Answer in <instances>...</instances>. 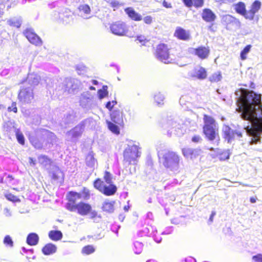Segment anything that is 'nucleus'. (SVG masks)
I'll use <instances>...</instances> for the list:
<instances>
[{
	"label": "nucleus",
	"mask_w": 262,
	"mask_h": 262,
	"mask_svg": "<svg viewBox=\"0 0 262 262\" xmlns=\"http://www.w3.org/2000/svg\"><path fill=\"white\" fill-rule=\"evenodd\" d=\"M230 25L234 27L235 29H239L241 27V23L238 19L230 16Z\"/></svg>",
	"instance_id": "nucleus-33"
},
{
	"label": "nucleus",
	"mask_w": 262,
	"mask_h": 262,
	"mask_svg": "<svg viewBox=\"0 0 262 262\" xmlns=\"http://www.w3.org/2000/svg\"><path fill=\"white\" fill-rule=\"evenodd\" d=\"M154 100L158 104H160L163 103V97L160 94L155 95Z\"/></svg>",
	"instance_id": "nucleus-41"
},
{
	"label": "nucleus",
	"mask_w": 262,
	"mask_h": 262,
	"mask_svg": "<svg viewBox=\"0 0 262 262\" xmlns=\"http://www.w3.org/2000/svg\"><path fill=\"white\" fill-rule=\"evenodd\" d=\"M182 1L188 8L194 7L196 9H199L204 5V0H182Z\"/></svg>",
	"instance_id": "nucleus-18"
},
{
	"label": "nucleus",
	"mask_w": 262,
	"mask_h": 262,
	"mask_svg": "<svg viewBox=\"0 0 262 262\" xmlns=\"http://www.w3.org/2000/svg\"><path fill=\"white\" fill-rule=\"evenodd\" d=\"M29 163L30 166H34L36 164V160L32 157H29Z\"/></svg>",
	"instance_id": "nucleus-49"
},
{
	"label": "nucleus",
	"mask_w": 262,
	"mask_h": 262,
	"mask_svg": "<svg viewBox=\"0 0 262 262\" xmlns=\"http://www.w3.org/2000/svg\"><path fill=\"white\" fill-rule=\"evenodd\" d=\"M95 251V248L94 246L89 245L84 246L82 250L81 253L84 255H90L93 253Z\"/></svg>",
	"instance_id": "nucleus-26"
},
{
	"label": "nucleus",
	"mask_w": 262,
	"mask_h": 262,
	"mask_svg": "<svg viewBox=\"0 0 262 262\" xmlns=\"http://www.w3.org/2000/svg\"><path fill=\"white\" fill-rule=\"evenodd\" d=\"M203 132L205 138L209 141H213L219 138V129L215 120L210 116L204 115Z\"/></svg>",
	"instance_id": "nucleus-3"
},
{
	"label": "nucleus",
	"mask_w": 262,
	"mask_h": 262,
	"mask_svg": "<svg viewBox=\"0 0 262 262\" xmlns=\"http://www.w3.org/2000/svg\"><path fill=\"white\" fill-rule=\"evenodd\" d=\"M251 45H247L241 52L240 57L242 60H244L247 59V55L250 52L251 49Z\"/></svg>",
	"instance_id": "nucleus-30"
},
{
	"label": "nucleus",
	"mask_w": 262,
	"mask_h": 262,
	"mask_svg": "<svg viewBox=\"0 0 262 262\" xmlns=\"http://www.w3.org/2000/svg\"><path fill=\"white\" fill-rule=\"evenodd\" d=\"M125 12L128 17L134 21H138L142 19V16L131 7L126 8Z\"/></svg>",
	"instance_id": "nucleus-20"
},
{
	"label": "nucleus",
	"mask_w": 262,
	"mask_h": 262,
	"mask_svg": "<svg viewBox=\"0 0 262 262\" xmlns=\"http://www.w3.org/2000/svg\"><path fill=\"white\" fill-rule=\"evenodd\" d=\"M137 39L142 43V45H145L146 42H148V40L146 38L142 39L141 36L138 37Z\"/></svg>",
	"instance_id": "nucleus-50"
},
{
	"label": "nucleus",
	"mask_w": 262,
	"mask_h": 262,
	"mask_svg": "<svg viewBox=\"0 0 262 262\" xmlns=\"http://www.w3.org/2000/svg\"><path fill=\"white\" fill-rule=\"evenodd\" d=\"M23 34L31 43L36 46L42 45V41L41 39L34 32L32 29H26L24 31Z\"/></svg>",
	"instance_id": "nucleus-11"
},
{
	"label": "nucleus",
	"mask_w": 262,
	"mask_h": 262,
	"mask_svg": "<svg viewBox=\"0 0 262 262\" xmlns=\"http://www.w3.org/2000/svg\"><path fill=\"white\" fill-rule=\"evenodd\" d=\"M224 138L229 142V131L227 126H225V128L223 129Z\"/></svg>",
	"instance_id": "nucleus-42"
},
{
	"label": "nucleus",
	"mask_w": 262,
	"mask_h": 262,
	"mask_svg": "<svg viewBox=\"0 0 262 262\" xmlns=\"http://www.w3.org/2000/svg\"><path fill=\"white\" fill-rule=\"evenodd\" d=\"M257 200L256 198L252 197L250 198V202L252 203H254L256 202Z\"/></svg>",
	"instance_id": "nucleus-55"
},
{
	"label": "nucleus",
	"mask_w": 262,
	"mask_h": 262,
	"mask_svg": "<svg viewBox=\"0 0 262 262\" xmlns=\"http://www.w3.org/2000/svg\"><path fill=\"white\" fill-rule=\"evenodd\" d=\"M223 155V153H222V154H221V157H220V159L221 160H225V159H227L229 158V154L227 152L224 153V156L223 157H222V156Z\"/></svg>",
	"instance_id": "nucleus-51"
},
{
	"label": "nucleus",
	"mask_w": 262,
	"mask_h": 262,
	"mask_svg": "<svg viewBox=\"0 0 262 262\" xmlns=\"http://www.w3.org/2000/svg\"><path fill=\"white\" fill-rule=\"evenodd\" d=\"M237 102L242 118L248 121V125L245 128L253 137L251 142L256 143L260 140V135L262 133L261 95L252 91L240 92Z\"/></svg>",
	"instance_id": "nucleus-1"
},
{
	"label": "nucleus",
	"mask_w": 262,
	"mask_h": 262,
	"mask_svg": "<svg viewBox=\"0 0 262 262\" xmlns=\"http://www.w3.org/2000/svg\"><path fill=\"white\" fill-rule=\"evenodd\" d=\"M179 162L180 157L175 152L168 151L163 156L162 164L166 168H178Z\"/></svg>",
	"instance_id": "nucleus-6"
},
{
	"label": "nucleus",
	"mask_w": 262,
	"mask_h": 262,
	"mask_svg": "<svg viewBox=\"0 0 262 262\" xmlns=\"http://www.w3.org/2000/svg\"><path fill=\"white\" fill-rule=\"evenodd\" d=\"M163 5L166 8H169L171 7V5L170 3H168L167 2L164 1L163 2Z\"/></svg>",
	"instance_id": "nucleus-52"
},
{
	"label": "nucleus",
	"mask_w": 262,
	"mask_h": 262,
	"mask_svg": "<svg viewBox=\"0 0 262 262\" xmlns=\"http://www.w3.org/2000/svg\"><path fill=\"white\" fill-rule=\"evenodd\" d=\"M194 54L201 60L207 59L210 55V50L208 46H200L193 49Z\"/></svg>",
	"instance_id": "nucleus-13"
},
{
	"label": "nucleus",
	"mask_w": 262,
	"mask_h": 262,
	"mask_svg": "<svg viewBox=\"0 0 262 262\" xmlns=\"http://www.w3.org/2000/svg\"><path fill=\"white\" fill-rule=\"evenodd\" d=\"M129 209V205H127V206H125L124 207V210L125 212H127L128 211Z\"/></svg>",
	"instance_id": "nucleus-56"
},
{
	"label": "nucleus",
	"mask_w": 262,
	"mask_h": 262,
	"mask_svg": "<svg viewBox=\"0 0 262 262\" xmlns=\"http://www.w3.org/2000/svg\"><path fill=\"white\" fill-rule=\"evenodd\" d=\"M15 135L18 142L21 145H24L25 139L23 133L19 129H17L15 132Z\"/></svg>",
	"instance_id": "nucleus-29"
},
{
	"label": "nucleus",
	"mask_w": 262,
	"mask_h": 262,
	"mask_svg": "<svg viewBox=\"0 0 262 262\" xmlns=\"http://www.w3.org/2000/svg\"><path fill=\"white\" fill-rule=\"evenodd\" d=\"M169 50L170 49L167 44L160 43L157 46L154 54L160 61L165 63H170L172 60L170 58Z\"/></svg>",
	"instance_id": "nucleus-5"
},
{
	"label": "nucleus",
	"mask_w": 262,
	"mask_h": 262,
	"mask_svg": "<svg viewBox=\"0 0 262 262\" xmlns=\"http://www.w3.org/2000/svg\"><path fill=\"white\" fill-rule=\"evenodd\" d=\"M31 144L35 148L37 149L41 148L42 145L39 141L36 139H33L30 140Z\"/></svg>",
	"instance_id": "nucleus-36"
},
{
	"label": "nucleus",
	"mask_w": 262,
	"mask_h": 262,
	"mask_svg": "<svg viewBox=\"0 0 262 262\" xmlns=\"http://www.w3.org/2000/svg\"><path fill=\"white\" fill-rule=\"evenodd\" d=\"M34 97L33 90L29 87L21 88L17 95L19 101L26 104L30 103Z\"/></svg>",
	"instance_id": "nucleus-10"
},
{
	"label": "nucleus",
	"mask_w": 262,
	"mask_h": 262,
	"mask_svg": "<svg viewBox=\"0 0 262 262\" xmlns=\"http://www.w3.org/2000/svg\"><path fill=\"white\" fill-rule=\"evenodd\" d=\"M234 10L237 13L244 16L245 18L246 14L247 11L246 10L245 5L243 2H239L233 5Z\"/></svg>",
	"instance_id": "nucleus-22"
},
{
	"label": "nucleus",
	"mask_w": 262,
	"mask_h": 262,
	"mask_svg": "<svg viewBox=\"0 0 262 262\" xmlns=\"http://www.w3.org/2000/svg\"><path fill=\"white\" fill-rule=\"evenodd\" d=\"M123 161L130 165L135 163L137 159L139 157V149L137 145H128L123 151Z\"/></svg>",
	"instance_id": "nucleus-8"
},
{
	"label": "nucleus",
	"mask_w": 262,
	"mask_h": 262,
	"mask_svg": "<svg viewBox=\"0 0 262 262\" xmlns=\"http://www.w3.org/2000/svg\"><path fill=\"white\" fill-rule=\"evenodd\" d=\"M38 160H42V161L40 162L41 164H43L44 163L51 162V160L48 158L47 156L46 155H40L38 157Z\"/></svg>",
	"instance_id": "nucleus-39"
},
{
	"label": "nucleus",
	"mask_w": 262,
	"mask_h": 262,
	"mask_svg": "<svg viewBox=\"0 0 262 262\" xmlns=\"http://www.w3.org/2000/svg\"><path fill=\"white\" fill-rule=\"evenodd\" d=\"M103 178H104V180H105V181L107 183H108V184L112 183V177H111V174L110 173V172L105 171L104 172V175Z\"/></svg>",
	"instance_id": "nucleus-38"
},
{
	"label": "nucleus",
	"mask_w": 262,
	"mask_h": 262,
	"mask_svg": "<svg viewBox=\"0 0 262 262\" xmlns=\"http://www.w3.org/2000/svg\"><path fill=\"white\" fill-rule=\"evenodd\" d=\"M3 243L6 246H9L10 247H12L13 246V242L11 236L9 235L5 236Z\"/></svg>",
	"instance_id": "nucleus-35"
},
{
	"label": "nucleus",
	"mask_w": 262,
	"mask_h": 262,
	"mask_svg": "<svg viewBox=\"0 0 262 262\" xmlns=\"http://www.w3.org/2000/svg\"><path fill=\"white\" fill-rule=\"evenodd\" d=\"M92 83L94 85H97V84H98V82L96 80H92Z\"/></svg>",
	"instance_id": "nucleus-57"
},
{
	"label": "nucleus",
	"mask_w": 262,
	"mask_h": 262,
	"mask_svg": "<svg viewBox=\"0 0 262 262\" xmlns=\"http://www.w3.org/2000/svg\"><path fill=\"white\" fill-rule=\"evenodd\" d=\"M5 106L3 104H0V109L5 108Z\"/></svg>",
	"instance_id": "nucleus-60"
},
{
	"label": "nucleus",
	"mask_w": 262,
	"mask_h": 262,
	"mask_svg": "<svg viewBox=\"0 0 262 262\" xmlns=\"http://www.w3.org/2000/svg\"><path fill=\"white\" fill-rule=\"evenodd\" d=\"M201 16L202 19L207 23L212 22L216 18L215 14L209 8H205L203 10Z\"/></svg>",
	"instance_id": "nucleus-17"
},
{
	"label": "nucleus",
	"mask_w": 262,
	"mask_h": 262,
	"mask_svg": "<svg viewBox=\"0 0 262 262\" xmlns=\"http://www.w3.org/2000/svg\"><path fill=\"white\" fill-rule=\"evenodd\" d=\"M110 4V6L113 8L114 11H115L121 6V4L116 0L112 1Z\"/></svg>",
	"instance_id": "nucleus-40"
},
{
	"label": "nucleus",
	"mask_w": 262,
	"mask_h": 262,
	"mask_svg": "<svg viewBox=\"0 0 262 262\" xmlns=\"http://www.w3.org/2000/svg\"><path fill=\"white\" fill-rule=\"evenodd\" d=\"M69 133L71 134L72 138H77L81 135L80 132L75 130L74 129L70 130Z\"/></svg>",
	"instance_id": "nucleus-45"
},
{
	"label": "nucleus",
	"mask_w": 262,
	"mask_h": 262,
	"mask_svg": "<svg viewBox=\"0 0 262 262\" xmlns=\"http://www.w3.org/2000/svg\"><path fill=\"white\" fill-rule=\"evenodd\" d=\"M56 246L52 244L49 243L45 245L42 248V252L46 255H51L56 252Z\"/></svg>",
	"instance_id": "nucleus-21"
},
{
	"label": "nucleus",
	"mask_w": 262,
	"mask_h": 262,
	"mask_svg": "<svg viewBox=\"0 0 262 262\" xmlns=\"http://www.w3.org/2000/svg\"><path fill=\"white\" fill-rule=\"evenodd\" d=\"M67 201V202L66 204V208L69 211L77 212L78 214L81 216L91 214V217L92 219H94L97 216V212L92 210V207L91 204L82 201L77 203V201Z\"/></svg>",
	"instance_id": "nucleus-2"
},
{
	"label": "nucleus",
	"mask_w": 262,
	"mask_h": 262,
	"mask_svg": "<svg viewBox=\"0 0 262 262\" xmlns=\"http://www.w3.org/2000/svg\"><path fill=\"white\" fill-rule=\"evenodd\" d=\"M112 121H107L108 129L115 135L120 134V128L124 127L123 114L122 111L115 110L111 115Z\"/></svg>",
	"instance_id": "nucleus-4"
},
{
	"label": "nucleus",
	"mask_w": 262,
	"mask_h": 262,
	"mask_svg": "<svg viewBox=\"0 0 262 262\" xmlns=\"http://www.w3.org/2000/svg\"><path fill=\"white\" fill-rule=\"evenodd\" d=\"M114 202L105 201L102 206V209L104 211L107 212H112L114 210Z\"/></svg>",
	"instance_id": "nucleus-25"
},
{
	"label": "nucleus",
	"mask_w": 262,
	"mask_h": 262,
	"mask_svg": "<svg viewBox=\"0 0 262 262\" xmlns=\"http://www.w3.org/2000/svg\"><path fill=\"white\" fill-rule=\"evenodd\" d=\"M146 262H156V261H155L154 260L150 259V260H148Z\"/></svg>",
	"instance_id": "nucleus-61"
},
{
	"label": "nucleus",
	"mask_w": 262,
	"mask_h": 262,
	"mask_svg": "<svg viewBox=\"0 0 262 262\" xmlns=\"http://www.w3.org/2000/svg\"><path fill=\"white\" fill-rule=\"evenodd\" d=\"M261 2L258 1H255L251 6L250 10L246 14L245 18L252 20L254 19L255 14L257 13L261 7Z\"/></svg>",
	"instance_id": "nucleus-15"
},
{
	"label": "nucleus",
	"mask_w": 262,
	"mask_h": 262,
	"mask_svg": "<svg viewBox=\"0 0 262 262\" xmlns=\"http://www.w3.org/2000/svg\"><path fill=\"white\" fill-rule=\"evenodd\" d=\"M110 29L113 34L119 36L125 35L127 32V28L125 23L119 21L113 23Z\"/></svg>",
	"instance_id": "nucleus-12"
},
{
	"label": "nucleus",
	"mask_w": 262,
	"mask_h": 262,
	"mask_svg": "<svg viewBox=\"0 0 262 262\" xmlns=\"http://www.w3.org/2000/svg\"><path fill=\"white\" fill-rule=\"evenodd\" d=\"M78 9L80 11H82L86 14H89L91 12V8L88 4L81 5Z\"/></svg>",
	"instance_id": "nucleus-34"
},
{
	"label": "nucleus",
	"mask_w": 262,
	"mask_h": 262,
	"mask_svg": "<svg viewBox=\"0 0 262 262\" xmlns=\"http://www.w3.org/2000/svg\"><path fill=\"white\" fill-rule=\"evenodd\" d=\"M39 82V78L37 76H35L33 78V80H32L30 83L31 85H37Z\"/></svg>",
	"instance_id": "nucleus-48"
},
{
	"label": "nucleus",
	"mask_w": 262,
	"mask_h": 262,
	"mask_svg": "<svg viewBox=\"0 0 262 262\" xmlns=\"http://www.w3.org/2000/svg\"><path fill=\"white\" fill-rule=\"evenodd\" d=\"M8 111L9 112H13L14 113H17L18 112V109L17 107V104L16 102H12L11 103V106H9L8 107Z\"/></svg>",
	"instance_id": "nucleus-37"
},
{
	"label": "nucleus",
	"mask_w": 262,
	"mask_h": 262,
	"mask_svg": "<svg viewBox=\"0 0 262 262\" xmlns=\"http://www.w3.org/2000/svg\"><path fill=\"white\" fill-rule=\"evenodd\" d=\"M5 197L9 201L13 203L20 202V200L16 195L11 193H7L5 194Z\"/></svg>",
	"instance_id": "nucleus-31"
},
{
	"label": "nucleus",
	"mask_w": 262,
	"mask_h": 262,
	"mask_svg": "<svg viewBox=\"0 0 262 262\" xmlns=\"http://www.w3.org/2000/svg\"><path fill=\"white\" fill-rule=\"evenodd\" d=\"M43 131L45 133V134H46L48 136H55V135H54V134L53 133H52L48 130L43 129Z\"/></svg>",
	"instance_id": "nucleus-53"
},
{
	"label": "nucleus",
	"mask_w": 262,
	"mask_h": 262,
	"mask_svg": "<svg viewBox=\"0 0 262 262\" xmlns=\"http://www.w3.org/2000/svg\"><path fill=\"white\" fill-rule=\"evenodd\" d=\"M63 177V172L59 169V168H57L55 170L52 172L51 175V179L53 181H57L60 178Z\"/></svg>",
	"instance_id": "nucleus-28"
},
{
	"label": "nucleus",
	"mask_w": 262,
	"mask_h": 262,
	"mask_svg": "<svg viewBox=\"0 0 262 262\" xmlns=\"http://www.w3.org/2000/svg\"><path fill=\"white\" fill-rule=\"evenodd\" d=\"M13 189L14 190H17V189H15V188H13Z\"/></svg>",
	"instance_id": "nucleus-62"
},
{
	"label": "nucleus",
	"mask_w": 262,
	"mask_h": 262,
	"mask_svg": "<svg viewBox=\"0 0 262 262\" xmlns=\"http://www.w3.org/2000/svg\"><path fill=\"white\" fill-rule=\"evenodd\" d=\"M173 36L178 39L183 41H188L191 39V35L189 31L180 27L176 28Z\"/></svg>",
	"instance_id": "nucleus-14"
},
{
	"label": "nucleus",
	"mask_w": 262,
	"mask_h": 262,
	"mask_svg": "<svg viewBox=\"0 0 262 262\" xmlns=\"http://www.w3.org/2000/svg\"><path fill=\"white\" fill-rule=\"evenodd\" d=\"M90 89L92 90H95V88L94 86H91L90 87Z\"/></svg>",
	"instance_id": "nucleus-59"
},
{
	"label": "nucleus",
	"mask_w": 262,
	"mask_h": 262,
	"mask_svg": "<svg viewBox=\"0 0 262 262\" xmlns=\"http://www.w3.org/2000/svg\"><path fill=\"white\" fill-rule=\"evenodd\" d=\"M191 140L194 143H198L202 140V138L200 135H194L192 137Z\"/></svg>",
	"instance_id": "nucleus-47"
},
{
	"label": "nucleus",
	"mask_w": 262,
	"mask_h": 262,
	"mask_svg": "<svg viewBox=\"0 0 262 262\" xmlns=\"http://www.w3.org/2000/svg\"><path fill=\"white\" fill-rule=\"evenodd\" d=\"M194 74L192 77L200 80L205 79L207 78V73L206 70L203 67L199 68H195L194 70Z\"/></svg>",
	"instance_id": "nucleus-19"
},
{
	"label": "nucleus",
	"mask_w": 262,
	"mask_h": 262,
	"mask_svg": "<svg viewBox=\"0 0 262 262\" xmlns=\"http://www.w3.org/2000/svg\"><path fill=\"white\" fill-rule=\"evenodd\" d=\"M8 178H9L10 181L13 180L14 179L13 176L12 175H10V174H9L8 176Z\"/></svg>",
	"instance_id": "nucleus-58"
},
{
	"label": "nucleus",
	"mask_w": 262,
	"mask_h": 262,
	"mask_svg": "<svg viewBox=\"0 0 262 262\" xmlns=\"http://www.w3.org/2000/svg\"><path fill=\"white\" fill-rule=\"evenodd\" d=\"M94 187L100 192L106 196L114 195L117 191V187L113 184L108 185L105 184L104 181L98 178L94 182Z\"/></svg>",
	"instance_id": "nucleus-7"
},
{
	"label": "nucleus",
	"mask_w": 262,
	"mask_h": 262,
	"mask_svg": "<svg viewBox=\"0 0 262 262\" xmlns=\"http://www.w3.org/2000/svg\"><path fill=\"white\" fill-rule=\"evenodd\" d=\"M183 155L187 159H194L198 157L201 154V149L191 148H183L182 150Z\"/></svg>",
	"instance_id": "nucleus-16"
},
{
	"label": "nucleus",
	"mask_w": 262,
	"mask_h": 262,
	"mask_svg": "<svg viewBox=\"0 0 262 262\" xmlns=\"http://www.w3.org/2000/svg\"><path fill=\"white\" fill-rule=\"evenodd\" d=\"M99 98L100 99L103 98L107 96L108 95L107 86V85H103L102 89L98 91Z\"/></svg>",
	"instance_id": "nucleus-32"
},
{
	"label": "nucleus",
	"mask_w": 262,
	"mask_h": 262,
	"mask_svg": "<svg viewBox=\"0 0 262 262\" xmlns=\"http://www.w3.org/2000/svg\"><path fill=\"white\" fill-rule=\"evenodd\" d=\"M215 214H216L215 211H212L211 214V215L210 216V217H209V221L210 222H213V217L215 215Z\"/></svg>",
	"instance_id": "nucleus-54"
},
{
	"label": "nucleus",
	"mask_w": 262,
	"mask_h": 262,
	"mask_svg": "<svg viewBox=\"0 0 262 262\" xmlns=\"http://www.w3.org/2000/svg\"><path fill=\"white\" fill-rule=\"evenodd\" d=\"M39 237L36 233H31L27 237V243L30 246H35L37 244Z\"/></svg>",
	"instance_id": "nucleus-23"
},
{
	"label": "nucleus",
	"mask_w": 262,
	"mask_h": 262,
	"mask_svg": "<svg viewBox=\"0 0 262 262\" xmlns=\"http://www.w3.org/2000/svg\"><path fill=\"white\" fill-rule=\"evenodd\" d=\"M222 79V75L220 72H215L209 77V80L212 83H215L220 81Z\"/></svg>",
	"instance_id": "nucleus-27"
},
{
	"label": "nucleus",
	"mask_w": 262,
	"mask_h": 262,
	"mask_svg": "<svg viewBox=\"0 0 262 262\" xmlns=\"http://www.w3.org/2000/svg\"><path fill=\"white\" fill-rule=\"evenodd\" d=\"M91 197L90 190L85 187H83L80 192L70 191L68 192L66 195L67 200L77 201L78 199L83 200H88Z\"/></svg>",
	"instance_id": "nucleus-9"
},
{
	"label": "nucleus",
	"mask_w": 262,
	"mask_h": 262,
	"mask_svg": "<svg viewBox=\"0 0 262 262\" xmlns=\"http://www.w3.org/2000/svg\"><path fill=\"white\" fill-rule=\"evenodd\" d=\"M253 262H262V254H258L252 257Z\"/></svg>",
	"instance_id": "nucleus-44"
},
{
	"label": "nucleus",
	"mask_w": 262,
	"mask_h": 262,
	"mask_svg": "<svg viewBox=\"0 0 262 262\" xmlns=\"http://www.w3.org/2000/svg\"><path fill=\"white\" fill-rule=\"evenodd\" d=\"M49 237L52 241H57L62 237V233L60 231L51 230L49 232Z\"/></svg>",
	"instance_id": "nucleus-24"
},
{
	"label": "nucleus",
	"mask_w": 262,
	"mask_h": 262,
	"mask_svg": "<svg viewBox=\"0 0 262 262\" xmlns=\"http://www.w3.org/2000/svg\"><path fill=\"white\" fill-rule=\"evenodd\" d=\"M144 22L147 25H150L153 21L152 17L151 16H146L143 18Z\"/></svg>",
	"instance_id": "nucleus-43"
},
{
	"label": "nucleus",
	"mask_w": 262,
	"mask_h": 262,
	"mask_svg": "<svg viewBox=\"0 0 262 262\" xmlns=\"http://www.w3.org/2000/svg\"><path fill=\"white\" fill-rule=\"evenodd\" d=\"M116 104V101H112V102L111 101H108L106 104V107L108 108L110 111H111L115 104Z\"/></svg>",
	"instance_id": "nucleus-46"
}]
</instances>
